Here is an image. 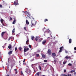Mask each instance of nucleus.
I'll return each instance as SVG.
<instances>
[{"label":"nucleus","instance_id":"f257e3e1","mask_svg":"<svg viewBox=\"0 0 76 76\" xmlns=\"http://www.w3.org/2000/svg\"><path fill=\"white\" fill-rule=\"evenodd\" d=\"M32 25L31 26H35L37 23V21H35L34 20H31Z\"/></svg>","mask_w":76,"mask_h":76},{"label":"nucleus","instance_id":"f03ea898","mask_svg":"<svg viewBox=\"0 0 76 76\" xmlns=\"http://www.w3.org/2000/svg\"><path fill=\"white\" fill-rule=\"evenodd\" d=\"M10 62L11 63H13V62H14V61H14V60L13 59L12 60V59H11L10 58H8V63L9 62V61H10Z\"/></svg>","mask_w":76,"mask_h":76},{"label":"nucleus","instance_id":"7ed1b4c3","mask_svg":"<svg viewBox=\"0 0 76 76\" xmlns=\"http://www.w3.org/2000/svg\"><path fill=\"white\" fill-rule=\"evenodd\" d=\"M27 48V47H26L25 46H24V52H26L27 51L29 50V48Z\"/></svg>","mask_w":76,"mask_h":76},{"label":"nucleus","instance_id":"20e7f679","mask_svg":"<svg viewBox=\"0 0 76 76\" xmlns=\"http://www.w3.org/2000/svg\"><path fill=\"white\" fill-rule=\"evenodd\" d=\"M48 54L50 56H51V51L50 49H48Z\"/></svg>","mask_w":76,"mask_h":76},{"label":"nucleus","instance_id":"39448f33","mask_svg":"<svg viewBox=\"0 0 76 76\" xmlns=\"http://www.w3.org/2000/svg\"><path fill=\"white\" fill-rule=\"evenodd\" d=\"M14 4L15 6H17L18 4V0H16L15 1H14Z\"/></svg>","mask_w":76,"mask_h":76},{"label":"nucleus","instance_id":"423d86ee","mask_svg":"<svg viewBox=\"0 0 76 76\" xmlns=\"http://www.w3.org/2000/svg\"><path fill=\"white\" fill-rule=\"evenodd\" d=\"M52 57L53 58H55V57H56V54L55 53H52Z\"/></svg>","mask_w":76,"mask_h":76},{"label":"nucleus","instance_id":"0eeeda50","mask_svg":"<svg viewBox=\"0 0 76 76\" xmlns=\"http://www.w3.org/2000/svg\"><path fill=\"white\" fill-rule=\"evenodd\" d=\"M63 47L62 46L60 48V50L59 51V53H61V52L63 51Z\"/></svg>","mask_w":76,"mask_h":76},{"label":"nucleus","instance_id":"6e6552de","mask_svg":"<svg viewBox=\"0 0 76 76\" xmlns=\"http://www.w3.org/2000/svg\"><path fill=\"white\" fill-rule=\"evenodd\" d=\"M47 42V40H45L43 41V42H42V44L43 45H45V43H46V42Z\"/></svg>","mask_w":76,"mask_h":76},{"label":"nucleus","instance_id":"1a4fd4ad","mask_svg":"<svg viewBox=\"0 0 76 76\" xmlns=\"http://www.w3.org/2000/svg\"><path fill=\"white\" fill-rule=\"evenodd\" d=\"M26 73H28V75H31V71L29 70L28 71H26Z\"/></svg>","mask_w":76,"mask_h":76},{"label":"nucleus","instance_id":"9d476101","mask_svg":"<svg viewBox=\"0 0 76 76\" xmlns=\"http://www.w3.org/2000/svg\"><path fill=\"white\" fill-rule=\"evenodd\" d=\"M25 13H26V14H28L29 16L31 15V14H30L29 12L27 11L25 12Z\"/></svg>","mask_w":76,"mask_h":76},{"label":"nucleus","instance_id":"9b49d317","mask_svg":"<svg viewBox=\"0 0 76 76\" xmlns=\"http://www.w3.org/2000/svg\"><path fill=\"white\" fill-rule=\"evenodd\" d=\"M13 52V51H10L8 53V54L9 55H10L12 54V53Z\"/></svg>","mask_w":76,"mask_h":76},{"label":"nucleus","instance_id":"f8f14e48","mask_svg":"<svg viewBox=\"0 0 76 76\" xmlns=\"http://www.w3.org/2000/svg\"><path fill=\"white\" fill-rule=\"evenodd\" d=\"M71 57L70 56H66L65 57V58L66 59H69V58H71Z\"/></svg>","mask_w":76,"mask_h":76},{"label":"nucleus","instance_id":"ddd939ff","mask_svg":"<svg viewBox=\"0 0 76 76\" xmlns=\"http://www.w3.org/2000/svg\"><path fill=\"white\" fill-rule=\"evenodd\" d=\"M29 39L27 40V41L26 42V44H27V45H28V43H29Z\"/></svg>","mask_w":76,"mask_h":76},{"label":"nucleus","instance_id":"4468645a","mask_svg":"<svg viewBox=\"0 0 76 76\" xmlns=\"http://www.w3.org/2000/svg\"><path fill=\"white\" fill-rule=\"evenodd\" d=\"M6 32H3L2 33H1V36L2 37H3V35H4V34H5V33H6Z\"/></svg>","mask_w":76,"mask_h":76},{"label":"nucleus","instance_id":"2eb2a0df","mask_svg":"<svg viewBox=\"0 0 76 76\" xmlns=\"http://www.w3.org/2000/svg\"><path fill=\"white\" fill-rule=\"evenodd\" d=\"M26 23L27 25H29V22H28V20H26Z\"/></svg>","mask_w":76,"mask_h":76},{"label":"nucleus","instance_id":"dca6fc26","mask_svg":"<svg viewBox=\"0 0 76 76\" xmlns=\"http://www.w3.org/2000/svg\"><path fill=\"white\" fill-rule=\"evenodd\" d=\"M69 43L71 44L72 43V39H70L69 40Z\"/></svg>","mask_w":76,"mask_h":76},{"label":"nucleus","instance_id":"f3484780","mask_svg":"<svg viewBox=\"0 0 76 76\" xmlns=\"http://www.w3.org/2000/svg\"><path fill=\"white\" fill-rule=\"evenodd\" d=\"M8 48L9 49H11V48H12V45H9L8 46Z\"/></svg>","mask_w":76,"mask_h":76},{"label":"nucleus","instance_id":"a211bd4d","mask_svg":"<svg viewBox=\"0 0 76 76\" xmlns=\"http://www.w3.org/2000/svg\"><path fill=\"white\" fill-rule=\"evenodd\" d=\"M16 20L14 19L13 20V21L12 22V24H15L16 23Z\"/></svg>","mask_w":76,"mask_h":76},{"label":"nucleus","instance_id":"6ab92c4d","mask_svg":"<svg viewBox=\"0 0 76 76\" xmlns=\"http://www.w3.org/2000/svg\"><path fill=\"white\" fill-rule=\"evenodd\" d=\"M38 68L40 70H41V67L40 65L38 66Z\"/></svg>","mask_w":76,"mask_h":76},{"label":"nucleus","instance_id":"aec40b11","mask_svg":"<svg viewBox=\"0 0 76 76\" xmlns=\"http://www.w3.org/2000/svg\"><path fill=\"white\" fill-rule=\"evenodd\" d=\"M42 56L43 58H45V55H44V54H42Z\"/></svg>","mask_w":76,"mask_h":76},{"label":"nucleus","instance_id":"412c9836","mask_svg":"<svg viewBox=\"0 0 76 76\" xmlns=\"http://www.w3.org/2000/svg\"><path fill=\"white\" fill-rule=\"evenodd\" d=\"M67 76V75H66V74H61V75H60V76Z\"/></svg>","mask_w":76,"mask_h":76},{"label":"nucleus","instance_id":"4be33fe9","mask_svg":"<svg viewBox=\"0 0 76 76\" xmlns=\"http://www.w3.org/2000/svg\"><path fill=\"white\" fill-rule=\"evenodd\" d=\"M10 38L11 39H14V37L11 36V37H10Z\"/></svg>","mask_w":76,"mask_h":76},{"label":"nucleus","instance_id":"5701e85b","mask_svg":"<svg viewBox=\"0 0 76 76\" xmlns=\"http://www.w3.org/2000/svg\"><path fill=\"white\" fill-rule=\"evenodd\" d=\"M35 39L36 41H38V37H36Z\"/></svg>","mask_w":76,"mask_h":76},{"label":"nucleus","instance_id":"b1692460","mask_svg":"<svg viewBox=\"0 0 76 76\" xmlns=\"http://www.w3.org/2000/svg\"><path fill=\"white\" fill-rule=\"evenodd\" d=\"M39 55L38 54H36V56L37 57H39Z\"/></svg>","mask_w":76,"mask_h":76},{"label":"nucleus","instance_id":"393cba45","mask_svg":"<svg viewBox=\"0 0 76 76\" xmlns=\"http://www.w3.org/2000/svg\"><path fill=\"white\" fill-rule=\"evenodd\" d=\"M75 72V70H72L70 71L71 73H74Z\"/></svg>","mask_w":76,"mask_h":76},{"label":"nucleus","instance_id":"a878e982","mask_svg":"<svg viewBox=\"0 0 76 76\" xmlns=\"http://www.w3.org/2000/svg\"><path fill=\"white\" fill-rule=\"evenodd\" d=\"M15 28H14L12 31V33H15Z\"/></svg>","mask_w":76,"mask_h":76},{"label":"nucleus","instance_id":"bb28decb","mask_svg":"<svg viewBox=\"0 0 76 76\" xmlns=\"http://www.w3.org/2000/svg\"><path fill=\"white\" fill-rule=\"evenodd\" d=\"M37 76H39V72H38L37 73Z\"/></svg>","mask_w":76,"mask_h":76},{"label":"nucleus","instance_id":"cd10ccee","mask_svg":"<svg viewBox=\"0 0 76 76\" xmlns=\"http://www.w3.org/2000/svg\"><path fill=\"white\" fill-rule=\"evenodd\" d=\"M42 39H43L42 38L41 39H39V42H41V41H42Z\"/></svg>","mask_w":76,"mask_h":76},{"label":"nucleus","instance_id":"c85d7f7f","mask_svg":"<svg viewBox=\"0 0 76 76\" xmlns=\"http://www.w3.org/2000/svg\"><path fill=\"white\" fill-rule=\"evenodd\" d=\"M19 49L20 51H22V48H21V47H20Z\"/></svg>","mask_w":76,"mask_h":76},{"label":"nucleus","instance_id":"c756f323","mask_svg":"<svg viewBox=\"0 0 76 76\" xmlns=\"http://www.w3.org/2000/svg\"><path fill=\"white\" fill-rule=\"evenodd\" d=\"M68 65L69 66H72V64H71L70 63H69L68 64Z\"/></svg>","mask_w":76,"mask_h":76},{"label":"nucleus","instance_id":"7c9ffc66","mask_svg":"<svg viewBox=\"0 0 76 76\" xmlns=\"http://www.w3.org/2000/svg\"><path fill=\"white\" fill-rule=\"evenodd\" d=\"M31 38L32 40H34V37L32 36L31 37Z\"/></svg>","mask_w":76,"mask_h":76},{"label":"nucleus","instance_id":"2f4dec72","mask_svg":"<svg viewBox=\"0 0 76 76\" xmlns=\"http://www.w3.org/2000/svg\"><path fill=\"white\" fill-rule=\"evenodd\" d=\"M3 19H1V23H3Z\"/></svg>","mask_w":76,"mask_h":76},{"label":"nucleus","instance_id":"473e14b6","mask_svg":"<svg viewBox=\"0 0 76 76\" xmlns=\"http://www.w3.org/2000/svg\"><path fill=\"white\" fill-rule=\"evenodd\" d=\"M28 47H29V48H31L32 46H31V45H28Z\"/></svg>","mask_w":76,"mask_h":76},{"label":"nucleus","instance_id":"72a5a7b5","mask_svg":"<svg viewBox=\"0 0 76 76\" xmlns=\"http://www.w3.org/2000/svg\"><path fill=\"white\" fill-rule=\"evenodd\" d=\"M24 30H25L26 31H27V30H26V27H24Z\"/></svg>","mask_w":76,"mask_h":76},{"label":"nucleus","instance_id":"f704fd0d","mask_svg":"<svg viewBox=\"0 0 76 76\" xmlns=\"http://www.w3.org/2000/svg\"><path fill=\"white\" fill-rule=\"evenodd\" d=\"M66 63V61H64L63 62V64H65Z\"/></svg>","mask_w":76,"mask_h":76},{"label":"nucleus","instance_id":"c9c22d12","mask_svg":"<svg viewBox=\"0 0 76 76\" xmlns=\"http://www.w3.org/2000/svg\"><path fill=\"white\" fill-rule=\"evenodd\" d=\"M0 7L1 8H2L3 7V6H2V5L0 4Z\"/></svg>","mask_w":76,"mask_h":76},{"label":"nucleus","instance_id":"e433bc0d","mask_svg":"<svg viewBox=\"0 0 76 76\" xmlns=\"http://www.w3.org/2000/svg\"><path fill=\"white\" fill-rule=\"evenodd\" d=\"M46 21H48V19H45L44 20V22H46Z\"/></svg>","mask_w":76,"mask_h":76},{"label":"nucleus","instance_id":"4c0bfd02","mask_svg":"<svg viewBox=\"0 0 76 76\" xmlns=\"http://www.w3.org/2000/svg\"><path fill=\"white\" fill-rule=\"evenodd\" d=\"M44 62H47V60H44Z\"/></svg>","mask_w":76,"mask_h":76},{"label":"nucleus","instance_id":"58836bf2","mask_svg":"<svg viewBox=\"0 0 76 76\" xmlns=\"http://www.w3.org/2000/svg\"><path fill=\"white\" fill-rule=\"evenodd\" d=\"M64 73H66V70L64 69Z\"/></svg>","mask_w":76,"mask_h":76},{"label":"nucleus","instance_id":"ea45409f","mask_svg":"<svg viewBox=\"0 0 76 76\" xmlns=\"http://www.w3.org/2000/svg\"><path fill=\"white\" fill-rule=\"evenodd\" d=\"M17 48L15 47V51H17Z\"/></svg>","mask_w":76,"mask_h":76},{"label":"nucleus","instance_id":"a19ab883","mask_svg":"<svg viewBox=\"0 0 76 76\" xmlns=\"http://www.w3.org/2000/svg\"><path fill=\"white\" fill-rule=\"evenodd\" d=\"M21 75H23V72H22V71L21 72Z\"/></svg>","mask_w":76,"mask_h":76},{"label":"nucleus","instance_id":"79ce46f5","mask_svg":"<svg viewBox=\"0 0 76 76\" xmlns=\"http://www.w3.org/2000/svg\"><path fill=\"white\" fill-rule=\"evenodd\" d=\"M71 74H68V75H67V76H71Z\"/></svg>","mask_w":76,"mask_h":76},{"label":"nucleus","instance_id":"37998d69","mask_svg":"<svg viewBox=\"0 0 76 76\" xmlns=\"http://www.w3.org/2000/svg\"><path fill=\"white\" fill-rule=\"evenodd\" d=\"M54 63H56V60H54Z\"/></svg>","mask_w":76,"mask_h":76},{"label":"nucleus","instance_id":"c03bdc74","mask_svg":"<svg viewBox=\"0 0 76 76\" xmlns=\"http://www.w3.org/2000/svg\"><path fill=\"white\" fill-rule=\"evenodd\" d=\"M12 20V17H10V20Z\"/></svg>","mask_w":76,"mask_h":76},{"label":"nucleus","instance_id":"a18cd8bd","mask_svg":"<svg viewBox=\"0 0 76 76\" xmlns=\"http://www.w3.org/2000/svg\"><path fill=\"white\" fill-rule=\"evenodd\" d=\"M4 39H7V37H6V38H4Z\"/></svg>","mask_w":76,"mask_h":76},{"label":"nucleus","instance_id":"49530a36","mask_svg":"<svg viewBox=\"0 0 76 76\" xmlns=\"http://www.w3.org/2000/svg\"><path fill=\"white\" fill-rule=\"evenodd\" d=\"M74 50H76V47L74 48Z\"/></svg>","mask_w":76,"mask_h":76},{"label":"nucleus","instance_id":"de8ad7c7","mask_svg":"<svg viewBox=\"0 0 76 76\" xmlns=\"http://www.w3.org/2000/svg\"><path fill=\"white\" fill-rule=\"evenodd\" d=\"M26 38H27V40L29 39L28 38V37L27 36Z\"/></svg>","mask_w":76,"mask_h":76},{"label":"nucleus","instance_id":"09e8293b","mask_svg":"<svg viewBox=\"0 0 76 76\" xmlns=\"http://www.w3.org/2000/svg\"><path fill=\"white\" fill-rule=\"evenodd\" d=\"M14 70L15 71H17V69H14Z\"/></svg>","mask_w":76,"mask_h":76},{"label":"nucleus","instance_id":"8fccbe9b","mask_svg":"<svg viewBox=\"0 0 76 76\" xmlns=\"http://www.w3.org/2000/svg\"><path fill=\"white\" fill-rule=\"evenodd\" d=\"M25 61V59H24V60L23 61V63H24V62Z\"/></svg>","mask_w":76,"mask_h":76},{"label":"nucleus","instance_id":"3c124183","mask_svg":"<svg viewBox=\"0 0 76 76\" xmlns=\"http://www.w3.org/2000/svg\"><path fill=\"white\" fill-rule=\"evenodd\" d=\"M50 32V30H47V32Z\"/></svg>","mask_w":76,"mask_h":76},{"label":"nucleus","instance_id":"603ef678","mask_svg":"<svg viewBox=\"0 0 76 76\" xmlns=\"http://www.w3.org/2000/svg\"><path fill=\"white\" fill-rule=\"evenodd\" d=\"M17 73H18V71H15V74H17Z\"/></svg>","mask_w":76,"mask_h":76},{"label":"nucleus","instance_id":"864d4df0","mask_svg":"<svg viewBox=\"0 0 76 76\" xmlns=\"http://www.w3.org/2000/svg\"><path fill=\"white\" fill-rule=\"evenodd\" d=\"M65 53H68V52L67 51H65Z\"/></svg>","mask_w":76,"mask_h":76},{"label":"nucleus","instance_id":"5fc2aeb1","mask_svg":"<svg viewBox=\"0 0 76 76\" xmlns=\"http://www.w3.org/2000/svg\"><path fill=\"white\" fill-rule=\"evenodd\" d=\"M2 23L3 26H5L4 25V24H3V23Z\"/></svg>","mask_w":76,"mask_h":76},{"label":"nucleus","instance_id":"6e6d98bb","mask_svg":"<svg viewBox=\"0 0 76 76\" xmlns=\"http://www.w3.org/2000/svg\"><path fill=\"white\" fill-rule=\"evenodd\" d=\"M10 37H9V38L8 39V40L9 41H10Z\"/></svg>","mask_w":76,"mask_h":76},{"label":"nucleus","instance_id":"4d7b16f0","mask_svg":"<svg viewBox=\"0 0 76 76\" xmlns=\"http://www.w3.org/2000/svg\"><path fill=\"white\" fill-rule=\"evenodd\" d=\"M7 76H10V75H9V74H8L7 75Z\"/></svg>","mask_w":76,"mask_h":76},{"label":"nucleus","instance_id":"13d9d810","mask_svg":"<svg viewBox=\"0 0 76 76\" xmlns=\"http://www.w3.org/2000/svg\"><path fill=\"white\" fill-rule=\"evenodd\" d=\"M12 66H11V70H12Z\"/></svg>","mask_w":76,"mask_h":76},{"label":"nucleus","instance_id":"bf43d9fd","mask_svg":"<svg viewBox=\"0 0 76 76\" xmlns=\"http://www.w3.org/2000/svg\"><path fill=\"white\" fill-rule=\"evenodd\" d=\"M9 66H7V69H9Z\"/></svg>","mask_w":76,"mask_h":76},{"label":"nucleus","instance_id":"052dcab7","mask_svg":"<svg viewBox=\"0 0 76 76\" xmlns=\"http://www.w3.org/2000/svg\"><path fill=\"white\" fill-rule=\"evenodd\" d=\"M1 27H2V28H3V26H2Z\"/></svg>","mask_w":76,"mask_h":76},{"label":"nucleus","instance_id":"680f3d73","mask_svg":"<svg viewBox=\"0 0 76 76\" xmlns=\"http://www.w3.org/2000/svg\"><path fill=\"white\" fill-rule=\"evenodd\" d=\"M34 71H35V70L34 69Z\"/></svg>","mask_w":76,"mask_h":76},{"label":"nucleus","instance_id":"e2e57ef3","mask_svg":"<svg viewBox=\"0 0 76 76\" xmlns=\"http://www.w3.org/2000/svg\"><path fill=\"white\" fill-rule=\"evenodd\" d=\"M50 38V37H48V38Z\"/></svg>","mask_w":76,"mask_h":76},{"label":"nucleus","instance_id":"0e129e2a","mask_svg":"<svg viewBox=\"0 0 76 76\" xmlns=\"http://www.w3.org/2000/svg\"><path fill=\"white\" fill-rule=\"evenodd\" d=\"M10 70V72H11V70Z\"/></svg>","mask_w":76,"mask_h":76},{"label":"nucleus","instance_id":"69168bd1","mask_svg":"<svg viewBox=\"0 0 76 76\" xmlns=\"http://www.w3.org/2000/svg\"><path fill=\"white\" fill-rule=\"evenodd\" d=\"M75 73H76V72H75Z\"/></svg>","mask_w":76,"mask_h":76},{"label":"nucleus","instance_id":"338daca9","mask_svg":"<svg viewBox=\"0 0 76 76\" xmlns=\"http://www.w3.org/2000/svg\"><path fill=\"white\" fill-rule=\"evenodd\" d=\"M33 19H34L33 18H32Z\"/></svg>","mask_w":76,"mask_h":76},{"label":"nucleus","instance_id":"774afa93","mask_svg":"<svg viewBox=\"0 0 76 76\" xmlns=\"http://www.w3.org/2000/svg\"><path fill=\"white\" fill-rule=\"evenodd\" d=\"M19 62H20V61H19Z\"/></svg>","mask_w":76,"mask_h":76}]
</instances>
